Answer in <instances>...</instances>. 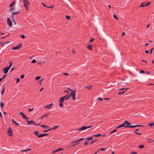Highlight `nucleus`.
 I'll return each instance as SVG.
<instances>
[{
  "mask_svg": "<svg viewBox=\"0 0 154 154\" xmlns=\"http://www.w3.org/2000/svg\"><path fill=\"white\" fill-rule=\"evenodd\" d=\"M16 79V82L18 83L20 81V79L19 78H17Z\"/></svg>",
  "mask_w": 154,
  "mask_h": 154,
  "instance_id": "37998d69",
  "label": "nucleus"
},
{
  "mask_svg": "<svg viewBox=\"0 0 154 154\" xmlns=\"http://www.w3.org/2000/svg\"><path fill=\"white\" fill-rule=\"evenodd\" d=\"M63 149V148H59L57 149V151H59L60 150H62Z\"/></svg>",
  "mask_w": 154,
  "mask_h": 154,
  "instance_id": "79ce46f5",
  "label": "nucleus"
},
{
  "mask_svg": "<svg viewBox=\"0 0 154 154\" xmlns=\"http://www.w3.org/2000/svg\"><path fill=\"white\" fill-rule=\"evenodd\" d=\"M20 13V12L19 11H17L14 12L12 13V15H14L17 14H19Z\"/></svg>",
  "mask_w": 154,
  "mask_h": 154,
  "instance_id": "4be33fe9",
  "label": "nucleus"
},
{
  "mask_svg": "<svg viewBox=\"0 0 154 154\" xmlns=\"http://www.w3.org/2000/svg\"><path fill=\"white\" fill-rule=\"evenodd\" d=\"M9 69L8 67H5L2 69V71L3 72V73L4 74H6L8 73Z\"/></svg>",
  "mask_w": 154,
  "mask_h": 154,
  "instance_id": "1a4fd4ad",
  "label": "nucleus"
},
{
  "mask_svg": "<svg viewBox=\"0 0 154 154\" xmlns=\"http://www.w3.org/2000/svg\"><path fill=\"white\" fill-rule=\"evenodd\" d=\"M67 95L68 94L66 95L59 98V106L62 107H64L63 103H64V100H68L70 97V94L67 97Z\"/></svg>",
  "mask_w": 154,
  "mask_h": 154,
  "instance_id": "f257e3e1",
  "label": "nucleus"
},
{
  "mask_svg": "<svg viewBox=\"0 0 154 154\" xmlns=\"http://www.w3.org/2000/svg\"><path fill=\"white\" fill-rule=\"evenodd\" d=\"M105 148H101V149H99L98 150H99H99H102V151H104V150H105Z\"/></svg>",
  "mask_w": 154,
  "mask_h": 154,
  "instance_id": "864d4df0",
  "label": "nucleus"
},
{
  "mask_svg": "<svg viewBox=\"0 0 154 154\" xmlns=\"http://www.w3.org/2000/svg\"><path fill=\"white\" fill-rule=\"evenodd\" d=\"M1 107L2 109L3 107V106L4 105V103L3 102H1L0 103Z\"/></svg>",
  "mask_w": 154,
  "mask_h": 154,
  "instance_id": "c756f323",
  "label": "nucleus"
},
{
  "mask_svg": "<svg viewBox=\"0 0 154 154\" xmlns=\"http://www.w3.org/2000/svg\"><path fill=\"white\" fill-rule=\"evenodd\" d=\"M20 37H21V38H25V36L23 35H21L20 36Z\"/></svg>",
  "mask_w": 154,
  "mask_h": 154,
  "instance_id": "3c124183",
  "label": "nucleus"
},
{
  "mask_svg": "<svg viewBox=\"0 0 154 154\" xmlns=\"http://www.w3.org/2000/svg\"><path fill=\"white\" fill-rule=\"evenodd\" d=\"M24 75L23 74L20 77V78L21 79H22L24 78Z\"/></svg>",
  "mask_w": 154,
  "mask_h": 154,
  "instance_id": "603ef678",
  "label": "nucleus"
},
{
  "mask_svg": "<svg viewBox=\"0 0 154 154\" xmlns=\"http://www.w3.org/2000/svg\"><path fill=\"white\" fill-rule=\"evenodd\" d=\"M7 22L8 25L11 27L12 26V23L11 20L8 17L7 18Z\"/></svg>",
  "mask_w": 154,
  "mask_h": 154,
  "instance_id": "423d86ee",
  "label": "nucleus"
},
{
  "mask_svg": "<svg viewBox=\"0 0 154 154\" xmlns=\"http://www.w3.org/2000/svg\"><path fill=\"white\" fill-rule=\"evenodd\" d=\"M24 5L26 10L28 9V6L29 4V2L27 0H23Z\"/></svg>",
  "mask_w": 154,
  "mask_h": 154,
  "instance_id": "f03ea898",
  "label": "nucleus"
},
{
  "mask_svg": "<svg viewBox=\"0 0 154 154\" xmlns=\"http://www.w3.org/2000/svg\"><path fill=\"white\" fill-rule=\"evenodd\" d=\"M138 147H139V149H141L144 148V146L143 145H139L138 146Z\"/></svg>",
  "mask_w": 154,
  "mask_h": 154,
  "instance_id": "bb28decb",
  "label": "nucleus"
},
{
  "mask_svg": "<svg viewBox=\"0 0 154 154\" xmlns=\"http://www.w3.org/2000/svg\"><path fill=\"white\" fill-rule=\"evenodd\" d=\"M154 125V123H150L148 125V126H150V127H152V126Z\"/></svg>",
  "mask_w": 154,
  "mask_h": 154,
  "instance_id": "a19ab883",
  "label": "nucleus"
},
{
  "mask_svg": "<svg viewBox=\"0 0 154 154\" xmlns=\"http://www.w3.org/2000/svg\"><path fill=\"white\" fill-rule=\"evenodd\" d=\"M66 18L67 20H69L70 19V16L69 15H66Z\"/></svg>",
  "mask_w": 154,
  "mask_h": 154,
  "instance_id": "7c9ffc66",
  "label": "nucleus"
},
{
  "mask_svg": "<svg viewBox=\"0 0 154 154\" xmlns=\"http://www.w3.org/2000/svg\"><path fill=\"white\" fill-rule=\"evenodd\" d=\"M126 126H125L124 122H123V123L122 124L120 125H118L117 127H116V129H117L118 128H122L123 127H124L125 128H126L125 127Z\"/></svg>",
  "mask_w": 154,
  "mask_h": 154,
  "instance_id": "f8f14e48",
  "label": "nucleus"
},
{
  "mask_svg": "<svg viewBox=\"0 0 154 154\" xmlns=\"http://www.w3.org/2000/svg\"><path fill=\"white\" fill-rule=\"evenodd\" d=\"M41 4L43 5V6L45 7H47V8H53L54 7V5H51V6H46L45 4H44L43 3V2H42L41 3Z\"/></svg>",
  "mask_w": 154,
  "mask_h": 154,
  "instance_id": "ddd939ff",
  "label": "nucleus"
},
{
  "mask_svg": "<svg viewBox=\"0 0 154 154\" xmlns=\"http://www.w3.org/2000/svg\"><path fill=\"white\" fill-rule=\"evenodd\" d=\"M102 136V135L100 134H95L92 135V137H100Z\"/></svg>",
  "mask_w": 154,
  "mask_h": 154,
  "instance_id": "5701e85b",
  "label": "nucleus"
},
{
  "mask_svg": "<svg viewBox=\"0 0 154 154\" xmlns=\"http://www.w3.org/2000/svg\"><path fill=\"white\" fill-rule=\"evenodd\" d=\"M31 62L32 63H35L36 62V60L35 59H33L31 61Z\"/></svg>",
  "mask_w": 154,
  "mask_h": 154,
  "instance_id": "c03bdc74",
  "label": "nucleus"
},
{
  "mask_svg": "<svg viewBox=\"0 0 154 154\" xmlns=\"http://www.w3.org/2000/svg\"><path fill=\"white\" fill-rule=\"evenodd\" d=\"M113 17L115 18L117 20H118V18L115 15L113 14Z\"/></svg>",
  "mask_w": 154,
  "mask_h": 154,
  "instance_id": "4c0bfd02",
  "label": "nucleus"
},
{
  "mask_svg": "<svg viewBox=\"0 0 154 154\" xmlns=\"http://www.w3.org/2000/svg\"><path fill=\"white\" fill-rule=\"evenodd\" d=\"M34 109V108H33L32 109L29 108L28 110L29 112H31V111L33 110Z\"/></svg>",
  "mask_w": 154,
  "mask_h": 154,
  "instance_id": "49530a36",
  "label": "nucleus"
},
{
  "mask_svg": "<svg viewBox=\"0 0 154 154\" xmlns=\"http://www.w3.org/2000/svg\"><path fill=\"white\" fill-rule=\"evenodd\" d=\"M59 126H55L52 128V129L53 130H55L56 129L58 128L59 127Z\"/></svg>",
  "mask_w": 154,
  "mask_h": 154,
  "instance_id": "2f4dec72",
  "label": "nucleus"
},
{
  "mask_svg": "<svg viewBox=\"0 0 154 154\" xmlns=\"http://www.w3.org/2000/svg\"><path fill=\"white\" fill-rule=\"evenodd\" d=\"M80 141H76L75 142V141H73L72 142V143H75L73 145V146H74L75 145L78 144L79 143H80Z\"/></svg>",
  "mask_w": 154,
  "mask_h": 154,
  "instance_id": "aec40b11",
  "label": "nucleus"
},
{
  "mask_svg": "<svg viewBox=\"0 0 154 154\" xmlns=\"http://www.w3.org/2000/svg\"><path fill=\"white\" fill-rule=\"evenodd\" d=\"M131 154H137V152L134 151L131 152H130Z\"/></svg>",
  "mask_w": 154,
  "mask_h": 154,
  "instance_id": "09e8293b",
  "label": "nucleus"
},
{
  "mask_svg": "<svg viewBox=\"0 0 154 154\" xmlns=\"http://www.w3.org/2000/svg\"><path fill=\"white\" fill-rule=\"evenodd\" d=\"M93 137L92 136L91 137L87 138L85 139V140H92L93 139Z\"/></svg>",
  "mask_w": 154,
  "mask_h": 154,
  "instance_id": "a878e982",
  "label": "nucleus"
},
{
  "mask_svg": "<svg viewBox=\"0 0 154 154\" xmlns=\"http://www.w3.org/2000/svg\"><path fill=\"white\" fill-rule=\"evenodd\" d=\"M22 47V44L20 43L17 45L16 46L13 47L12 48V50H15L17 49H19L21 48Z\"/></svg>",
  "mask_w": 154,
  "mask_h": 154,
  "instance_id": "20e7f679",
  "label": "nucleus"
},
{
  "mask_svg": "<svg viewBox=\"0 0 154 154\" xmlns=\"http://www.w3.org/2000/svg\"><path fill=\"white\" fill-rule=\"evenodd\" d=\"M140 126L143 127V125H136V127H140Z\"/></svg>",
  "mask_w": 154,
  "mask_h": 154,
  "instance_id": "0e129e2a",
  "label": "nucleus"
},
{
  "mask_svg": "<svg viewBox=\"0 0 154 154\" xmlns=\"http://www.w3.org/2000/svg\"><path fill=\"white\" fill-rule=\"evenodd\" d=\"M88 141H86V142L84 143V145H87L88 144Z\"/></svg>",
  "mask_w": 154,
  "mask_h": 154,
  "instance_id": "338daca9",
  "label": "nucleus"
},
{
  "mask_svg": "<svg viewBox=\"0 0 154 154\" xmlns=\"http://www.w3.org/2000/svg\"><path fill=\"white\" fill-rule=\"evenodd\" d=\"M34 134H35V135L37 136V137H38V135H39V134H38V131H36L34 132Z\"/></svg>",
  "mask_w": 154,
  "mask_h": 154,
  "instance_id": "c85d7f7f",
  "label": "nucleus"
},
{
  "mask_svg": "<svg viewBox=\"0 0 154 154\" xmlns=\"http://www.w3.org/2000/svg\"><path fill=\"white\" fill-rule=\"evenodd\" d=\"M40 127H43V128H45V127H46V125H41L40 126Z\"/></svg>",
  "mask_w": 154,
  "mask_h": 154,
  "instance_id": "e2e57ef3",
  "label": "nucleus"
},
{
  "mask_svg": "<svg viewBox=\"0 0 154 154\" xmlns=\"http://www.w3.org/2000/svg\"><path fill=\"white\" fill-rule=\"evenodd\" d=\"M87 48L89 50H90L91 51L92 50V46L90 44H89L88 45L87 47Z\"/></svg>",
  "mask_w": 154,
  "mask_h": 154,
  "instance_id": "6ab92c4d",
  "label": "nucleus"
},
{
  "mask_svg": "<svg viewBox=\"0 0 154 154\" xmlns=\"http://www.w3.org/2000/svg\"><path fill=\"white\" fill-rule=\"evenodd\" d=\"M12 129L10 127H9L8 129L7 133L8 134H10L9 135L10 136H12Z\"/></svg>",
  "mask_w": 154,
  "mask_h": 154,
  "instance_id": "6e6552de",
  "label": "nucleus"
},
{
  "mask_svg": "<svg viewBox=\"0 0 154 154\" xmlns=\"http://www.w3.org/2000/svg\"><path fill=\"white\" fill-rule=\"evenodd\" d=\"M41 78V77L39 76H36L35 78V80H38L40 79Z\"/></svg>",
  "mask_w": 154,
  "mask_h": 154,
  "instance_id": "ea45409f",
  "label": "nucleus"
},
{
  "mask_svg": "<svg viewBox=\"0 0 154 154\" xmlns=\"http://www.w3.org/2000/svg\"><path fill=\"white\" fill-rule=\"evenodd\" d=\"M7 75H4L2 78H1L2 79V80L7 76Z\"/></svg>",
  "mask_w": 154,
  "mask_h": 154,
  "instance_id": "58836bf2",
  "label": "nucleus"
},
{
  "mask_svg": "<svg viewBox=\"0 0 154 154\" xmlns=\"http://www.w3.org/2000/svg\"><path fill=\"white\" fill-rule=\"evenodd\" d=\"M34 125L37 126H39L40 125V124H37L35 122V124H34Z\"/></svg>",
  "mask_w": 154,
  "mask_h": 154,
  "instance_id": "bf43d9fd",
  "label": "nucleus"
},
{
  "mask_svg": "<svg viewBox=\"0 0 154 154\" xmlns=\"http://www.w3.org/2000/svg\"><path fill=\"white\" fill-rule=\"evenodd\" d=\"M140 73H145V72L143 70H141V71H140Z\"/></svg>",
  "mask_w": 154,
  "mask_h": 154,
  "instance_id": "de8ad7c7",
  "label": "nucleus"
},
{
  "mask_svg": "<svg viewBox=\"0 0 154 154\" xmlns=\"http://www.w3.org/2000/svg\"><path fill=\"white\" fill-rule=\"evenodd\" d=\"M5 42H3L1 45V47H2L3 46V45L5 44Z\"/></svg>",
  "mask_w": 154,
  "mask_h": 154,
  "instance_id": "680f3d73",
  "label": "nucleus"
},
{
  "mask_svg": "<svg viewBox=\"0 0 154 154\" xmlns=\"http://www.w3.org/2000/svg\"><path fill=\"white\" fill-rule=\"evenodd\" d=\"M14 124H15V125L17 126H18L19 125V124L17 123L16 122H15Z\"/></svg>",
  "mask_w": 154,
  "mask_h": 154,
  "instance_id": "6e6d98bb",
  "label": "nucleus"
},
{
  "mask_svg": "<svg viewBox=\"0 0 154 154\" xmlns=\"http://www.w3.org/2000/svg\"><path fill=\"white\" fill-rule=\"evenodd\" d=\"M145 73H146V74H151V72H150L146 71L145 72Z\"/></svg>",
  "mask_w": 154,
  "mask_h": 154,
  "instance_id": "4d7b16f0",
  "label": "nucleus"
},
{
  "mask_svg": "<svg viewBox=\"0 0 154 154\" xmlns=\"http://www.w3.org/2000/svg\"><path fill=\"white\" fill-rule=\"evenodd\" d=\"M19 114L22 115L23 118L25 119L28 120L29 118L27 117L23 112H20L19 113Z\"/></svg>",
  "mask_w": 154,
  "mask_h": 154,
  "instance_id": "0eeeda50",
  "label": "nucleus"
},
{
  "mask_svg": "<svg viewBox=\"0 0 154 154\" xmlns=\"http://www.w3.org/2000/svg\"><path fill=\"white\" fill-rule=\"evenodd\" d=\"M53 105V103H51V104H48L47 105L45 106V108H48V109H50L51 108L52 106Z\"/></svg>",
  "mask_w": 154,
  "mask_h": 154,
  "instance_id": "dca6fc26",
  "label": "nucleus"
},
{
  "mask_svg": "<svg viewBox=\"0 0 154 154\" xmlns=\"http://www.w3.org/2000/svg\"><path fill=\"white\" fill-rule=\"evenodd\" d=\"M43 80H44V79H42L40 80V82H39V83L40 85L42 84V82Z\"/></svg>",
  "mask_w": 154,
  "mask_h": 154,
  "instance_id": "052dcab7",
  "label": "nucleus"
},
{
  "mask_svg": "<svg viewBox=\"0 0 154 154\" xmlns=\"http://www.w3.org/2000/svg\"><path fill=\"white\" fill-rule=\"evenodd\" d=\"M92 85H91L89 86H84V88H87L88 90L91 89L92 88Z\"/></svg>",
  "mask_w": 154,
  "mask_h": 154,
  "instance_id": "a211bd4d",
  "label": "nucleus"
},
{
  "mask_svg": "<svg viewBox=\"0 0 154 154\" xmlns=\"http://www.w3.org/2000/svg\"><path fill=\"white\" fill-rule=\"evenodd\" d=\"M97 100H99L102 101L103 100V99L102 98H101L99 97L98 98Z\"/></svg>",
  "mask_w": 154,
  "mask_h": 154,
  "instance_id": "8fccbe9b",
  "label": "nucleus"
},
{
  "mask_svg": "<svg viewBox=\"0 0 154 154\" xmlns=\"http://www.w3.org/2000/svg\"><path fill=\"white\" fill-rule=\"evenodd\" d=\"M12 20L14 24L16 25V22L14 20V19L13 18V17H14V16H12Z\"/></svg>",
  "mask_w": 154,
  "mask_h": 154,
  "instance_id": "473e14b6",
  "label": "nucleus"
},
{
  "mask_svg": "<svg viewBox=\"0 0 154 154\" xmlns=\"http://www.w3.org/2000/svg\"><path fill=\"white\" fill-rule=\"evenodd\" d=\"M123 122L125 126H131V124L127 121H125Z\"/></svg>",
  "mask_w": 154,
  "mask_h": 154,
  "instance_id": "f3484780",
  "label": "nucleus"
},
{
  "mask_svg": "<svg viewBox=\"0 0 154 154\" xmlns=\"http://www.w3.org/2000/svg\"><path fill=\"white\" fill-rule=\"evenodd\" d=\"M15 3L16 2L14 1L10 5L9 7L10 8L12 7V6L14 5Z\"/></svg>",
  "mask_w": 154,
  "mask_h": 154,
  "instance_id": "b1692460",
  "label": "nucleus"
},
{
  "mask_svg": "<svg viewBox=\"0 0 154 154\" xmlns=\"http://www.w3.org/2000/svg\"><path fill=\"white\" fill-rule=\"evenodd\" d=\"M87 126H83L79 129H76V130H78V131H82L86 130L87 129Z\"/></svg>",
  "mask_w": 154,
  "mask_h": 154,
  "instance_id": "9d476101",
  "label": "nucleus"
},
{
  "mask_svg": "<svg viewBox=\"0 0 154 154\" xmlns=\"http://www.w3.org/2000/svg\"><path fill=\"white\" fill-rule=\"evenodd\" d=\"M134 132L137 134H139V135H141L142 134V133H139V132H136V131H134Z\"/></svg>",
  "mask_w": 154,
  "mask_h": 154,
  "instance_id": "a18cd8bd",
  "label": "nucleus"
},
{
  "mask_svg": "<svg viewBox=\"0 0 154 154\" xmlns=\"http://www.w3.org/2000/svg\"><path fill=\"white\" fill-rule=\"evenodd\" d=\"M50 114V113H48V114H46L45 115H44L40 117V119H42L44 117H47L48 116V115Z\"/></svg>",
  "mask_w": 154,
  "mask_h": 154,
  "instance_id": "2eb2a0df",
  "label": "nucleus"
},
{
  "mask_svg": "<svg viewBox=\"0 0 154 154\" xmlns=\"http://www.w3.org/2000/svg\"><path fill=\"white\" fill-rule=\"evenodd\" d=\"M14 7H13L12 8H11L9 9V11H11V10H14Z\"/></svg>",
  "mask_w": 154,
  "mask_h": 154,
  "instance_id": "774afa93",
  "label": "nucleus"
},
{
  "mask_svg": "<svg viewBox=\"0 0 154 154\" xmlns=\"http://www.w3.org/2000/svg\"><path fill=\"white\" fill-rule=\"evenodd\" d=\"M4 91H5V87H4L2 91H1V94L2 95H3V94Z\"/></svg>",
  "mask_w": 154,
  "mask_h": 154,
  "instance_id": "e433bc0d",
  "label": "nucleus"
},
{
  "mask_svg": "<svg viewBox=\"0 0 154 154\" xmlns=\"http://www.w3.org/2000/svg\"><path fill=\"white\" fill-rule=\"evenodd\" d=\"M128 88H126L125 89V90H123V91H122V92H118V94H123L125 91Z\"/></svg>",
  "mask_w": 154,
  "mask_h": 154,
  "instance_id": "412c9836",
  "label": "nucleus"
},
{
  "mask_svg": "<svg viewBox=\"0 0 154 154\" xmlns=\"http://www.w3.org/2000/svg\"><path fill=\"white\" fill-rule=\"evenodd\" d=\"M154 48V47H153V48H152L151 50H150V54H151L152 53V51L153 50V49Z\"/></svg>",
  "mask_w": 154,
  "mask_h": 154,
  "instance_id": "13d9d810",
  "label": "nucleus"
},
{
  "mask_svg": "<svg viewBox=\"0 0 154 154\" xmlns=\"http://www.w3.org/2000/svg\"><path fill=\"white\" fill-rule=\"evenodd\" d=\"M150 4V2H143L141 4L140 6L141 7H143L144 6H149Z\"/></svg>",
  "mask_w": 154,
  "mask_h": 154,
  "instance_id": "39448f33",
  "label": "nucleus"
},
{
  "mask_svg": "<svg viewBox=\"0 0 154 154\" xmlns=\"http://www.w3.org/2000/svg\"><path fill=\"white\" fill-rule=\"evenodd\" d=\"M125 127L127 128H133L136 127V125H131V126H126Z\"/></svg>",
  "mask_w": 154,
  "mask_h": 154,
  "instance_id": "393cba45",
  "label": "nucleus"
},
{
  "mask_svg": "<svg viewBox=\"0 0 154 154\" xmlns=\"http://www.w3.org/2000/svg\"><path fill=\"white\" fill-rule=\"evenodd\" d=\"M84 139V138H80L78 140H75V142H76V141H81V140H83Z\"/></svg>",
  "mask_w": 154,
  "mask_h": 154,
  "instance_id": "72a5a7b5",
  "label": "nucleus"
},
{
  "mask_svg": "<svg viewBox=\"0 0 154 154\" xmlns=\"http://www.w3.org/2000/svg\"><path fill=\"white\" fill-rule=\"evenodd\" d=\"M117 129H114L113 130H112V131L110 132L109 133L110 134H112V133L116 132L117 131V130H116Z\"/></svg>",
  "mask_w": 154,
  "mask_h": 154,
  "instance_id": "cd10ccee",
  "label": "nucleus"
},
{
  "mask_svg": "<svg viewBox=\"0 0 154 154\" xmlns=\"http://www.w3.org/2000/svg\"><path fill=\"white\" fill-rule=\"evenodd\" d=\"M26 122L28 123V124L29 125H31L32 124L34 125V124H35V122H34V121L32 120H31L30 121L26 120Z\"/></svg>",
  "mask_w": 154,
  "mask_h": 154,
  "instance_id": "4468645a",
  "label": "nucleus"
},
{
  "mask_svg": "<svg viewBox=\"0 0 154 154\" xmlns=\"http://www.w3.org/2000/svg\"><path fill=\"white\" fill-rule=\"evenodd\" d=\"M64 92H65V93H67L68 94H69V91H67V90H64Z\"/></svg>",
  "mask_w": 154,
  "mask_h": 154,
  "instance_id": "5fc2aeb1",
  "label": "nucleus"
},
{
  "mask_svg": "<svg viewBox=\"0 0 154 154\" xmlns=\"http://www.w3.org/2000/svg\"><path fill=\"white\" fill-rule=\"evenodd\" d=\"M75 90H74L73 91H72L70 94V97L71 96H72V100H75L76 99L75 98Z\"/></svg>",
  "mask_w": 154,
  "mask_h": 154,
  "instance_id": "7ed1b4c3",
  "label": "nucleus"
},
{
  "mask_svg": "<svg viewBox=\"0 0 154 154\" xmlns=\"http://www.w3.org/2000/svg\"><path fill=\"white\" fill-rule=\"evenodd\" d=\"M63 74L65 75H68L69 74L68 73H63Z\"/></svg>",
  "mask_w": 154,
  "mask_h": 154,
  "instance_id": "69168bd1",
  "label": "nucleus"
},
{
  "mask_svg": "<svg viewBox=\"0 0 154 154\" xmlns=\"http://www.w3.org/2000/svg\"><path fill=\"white\" fill-rule=\"evenodd\" d=\"M12 62H11V63H10V64L9 66L8 67L9 69H10L11 67V66H12Z\"/></svg>",
  "mask_w": 154,
  "mask_h": 154,
  "instance_id": "f704fd0d",
  "label": "nucleus"
},
{
  "mask_svg": "<svg viewBox=\"0 0 154 154\" xmlns=\"http://www.w3.org/2000/svg\"><path fill=\"white\" fill-rule=\"evenodd\" d=\"M94 40V38H91L89 42H93Z\"/></svg>",
  "mask_w": 154,
  "mask_h": 154,
  "instance_id": "c9c22d12",
  "label": "nucleus"
},
{
  "mask_svg": "<svg viewBox=\"0 0 154 154\" xmlns=\"http://www.w3.org/2000/svg\"><path fill=\"white\" fill-rule=\"evenodd\" d=\"M48 134H39V135H38V138H40L43 137L44 136H48Z\"/></svg>",
  "mask_w": 154,
  "mask_h": 154,
  "instance_id": "9b49d317",
  "label": "nucleus"
}]
</instances>
